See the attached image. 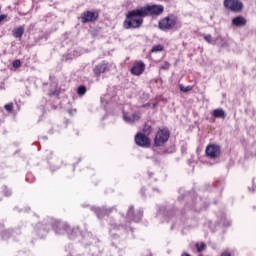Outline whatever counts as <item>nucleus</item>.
Returning <instances> with one entry per match:
<instances>
[{"instance_id": "obj_11", "label": "nucleus", "mask_w": 256, "mask_h": 256, "mask_svg": "<svg viewBox=\"0 0 256 256\" xmlns=\"http://www.w3.org/2000/svg\"><path fill=\"white\" fill-rule=\"evenodd\" d=\"M107 71H109V64L105 62L98 64L94 68L95 75H101V73H107Z\"/></svg>"}, {"instance_id": "obj_9", "label": "nucleus", "mask_w": 256, "mask_h": 256, "mask_svg": "<svg viewBox=\"0 0 256 256\" xmlns=\"http://www.w3.org/2000/svg\"><path fill=\"white\" fill-rule=\"evenodd\" d=\"M130 72L132 73V75H136L137 77H139V75H143V73L145 72V63H143L142 61L135 62Z\"/></svg>"}, {"instance_id": "obj_10", "label": "nucleus", "mask_w": 256, "mask_h": 256, "mask_svg": "<svg viewBox=\"0 0 256 256\" xmlns=\"http://www.w3.org/2000/svg\"><path fill=\"white\" fill-rule=\"evenodd\" d=\"M232 25L234 27H245L247 25V19L243 16H236L232 19Z\"/></svg>"}, {"instance_id": "obj_21", "label": "nucleus", "mask_w": 256, "mask_h": 256, "mask_svg": "<svg viewBox=\"0 0 256 256\" xmlns=\"http://www.w3.org/2000/svg\"><path fill=\"white\" fill-rule=\"evenodd\" d=\"M4 107L6 111H13V103L6 104Z\"/></svg>"}, {"instance_id": "obj_2", "label": "nucleus", "mask_w": 256, "mask_h": 256, "mask_svg": "<svg viewBox=\"0 0 256 256\" xmlns=\"http://www.w3.org/2000/svg\"><path fill=\"white\" fill-rule=\"evenodd\" d=\"M177 25V17L175 15H169L162 20L159 21L158 27L161 31H171V29H175Z\"/></svg>"}, {"instance_id": "obj_23", "label": "nucleus", "mask_w": 256, "mask_h": 256, "mask_svg": "<svg viewBox=\"0 0 256 256\" xmlns=\"http://www.w3.org/2000/svg\"><path fill=\"white\" fill-rule=\"evenodd\" d=\"M103 213H105V210L104 209H98L96 211V215H98L99 218H101V215H103Z\"/></svg>"}, {"instance_id": "obj_19", "label": "nucleus", "mask_w": 256, "mask_h": 256, "mask_svg": "<svg viewBox=\"0 0 256 256\" xmlns=\"http://www.w3.org/2000/svg\"><path fill=\"white\" fill-rule=\"evenodd\" d=\"M196 247H197L198 253H201V251H203V249H205V244L204 243H202L201 245L196 244Z\"/></svg>"}, {"instance_id": "obj_15", "label": "nucleus", "mask_w": 256, "mask_h": 256, "mask_svg": "<svg viewBox=\"0 0 256 256\" xmlns=\"http://www.w3.org/2000/svg\"><path fill=\"white\" fill-rule=\"evenodd\" d=\"M203 37L207 43H209L210 45H215V40L213 36H211L210 34H204Z\"/></svg>"}, {"instance_id": "obj_20", "label": "nucleus", "mask_w": 256, "mask_h": 256, "mask_svg": "<svg viewBox=\"0 0 256 256\" xmlns=\"http://www.w3.org/2000/svg\"><path fill=\"white\" fill-rule=\"evenodd\" d=\"M13 67H15L16 69L21 67V60H15L13 63H12Z\"/></svg>"}, {"instance_id": "obj_12", "label": "nucleus", "mask_w": 256, "mask_h": 256, "mask_svg": "<svg viewBox=\"0 0 256 256\" xmlns=\"http://www.w3.org/2000/svg\"><path fill=\"white\" fill-rule=\"evenodd\" d=\"M139 119H141V114L139 112L134 113L132 117L127 116V114H123V120L126 123H135V121H139Z\"/></svg>"}, {"instance_id": "obj_18", "label": "nucleus", "mask_w": 256, "mask_h": 256, "mask_svg": "<svg viewBox=\"0 0 256 256\" xmlns=\"http://www.w3.org/2000/svg\"><path fill=\"white\" fill-rule=\"evenodd\" d=\"M77 93L78 95H85V93H87V88H85V86H79Z\"/></svg>"}, {"instance_id": "obj_22", "label": "nucleus", "mask_w": 256, "mask_h": 256, "mask_svg": "<svg viewBox=\"0 0 256 256\" xmlns=\"http://www.w3.org/2000/svg\"><path fill=\"white\" fill-rule=\"evenodd\" d=\"M144 133H145V135H149V133H151V126H145L144 127Z\"/></svg>"}, {"instance_id": "obj_1", "label": "nucleus", "mask_w": 256, "mask_h": 256, "mask_svg": "<svg viewBox=\"0 0 256 256\" xmlns=\"http://www.w3.org/2000/svg\"><path fill=\"white\" fill-rule=\"evenodd\" d=\"M141 14V8L132 10L127 14V20L124 21V29H139L143 25V18Z\"/></svg>"}, {"instance_id": "obj_4", "label": "nucleus", "mask_w": 256, "mask_h": 256, "mask_svg": "<svg viewBox=\"0 0 256 256\" xmlns=\"http://www.w3.org/2000/svg\"><path fill=\"white\" fill-rule=\"evenodd\" d=\"M205 154L208 159H211L212 161H215L221 157V146L218 144H208L205 149Z\"/></svg>"}, {"instance_id": "obj_7", "label": "nucleus", "mask_w": 256, "mask_h": 256, "mask_svg": "<svg viewBox=\"0 0 256 256\" xmlns=\"http://www.w3.org/2000/svg\"><path fill=\"white\" fill-rule=\"evenodd\" d=\"M135 143L139 147H149L151 145V140L147 137V134L138 133L135 135Z\"/></svg>"}, {"instance_id": "obj_17", "label": "nucleus", "mask_w": 256, "mask_h": 256, "mask_svg": "<svg viewBox=\"0 0 256 256\" xmlns=\"http://www.w3.org/2000/svg\"><path fill=\"white\" fill-rule=\"evenodd\" d=\"M163 50V45L159 44L154 47H152L151 52L152 53H159Z\"/></svg>"}, {"instance_id": "obj_14", "label": "nucleus", "mask_w": 256, "mask_h": 256, "mask_svg": "<svg viewBox=\"0 0 256 256\" xmlns=\"http://www.w3.org/2000/svg\"><path fill=\"white\" fill-rule=\"evenodd\" d=\"M212 115L216 118L225 117V111H223V109H216L213 111Z\"/></svg>"}, {"instance_id": "obj_3", "label": "nucleus", "mask_w": 256, "mask_h": 256, "mask_svg": "<svg viewBox=\"0 0 256 256\" xmlns=\"http://www.w3.org/2000/svg\"><path fill=\"white\" fill-rule=\"evenodd\" d=\"M163 11H165V8L163 7V5H157V4L148 5L140 8V13L144 15V17L161 15Z\"/></svg>"}, {"instance_id": "obj_27", "label": "nucleus", "mask_w": 256, "mask_h": 256, "mask_svg": "<svg viewBox=\"0 0 256 256\" xmlns=\"http://www.w3.org/2000/svg\"><path fill=\"white\" fill-rule=\"evenodd\" d=\"M225 256H231V253L228 252V251H226V252H225Z\"/></svg>"}, {"instance_id": "obj_13", "label": "nucleus", "mask_w": 256, "mask_h": 256, "mask_svg": "<svg viewBox=\"0 0 256 256\" xmlns=\"http://www.w3.org/2000/svg\"><path fill=\"white\" fill-rule=\"evenodd\" d=\"M23 33H25V27H23V26H19L12 30V35L16 39H21L23 37Z\"/></svg>"}, {"instance_id": "obj_6", "label": "nucleus", "mask_w": 256, "mask_h": 256, "mask_svg": "<svg viewBox=\"0 0 256 256\" xmlns=\"http://www.w3.org/2000/svg\"><path fill=\"white\" fill-rule=\"evenodd\" d=\"M225 8L232 11V13H241L243 2L241 0H225Z\"/></svg>"}, {"instance_id": "obj_5", "label": "nucleus", "mask_w": 256, "mask_h": 256, "mask_svg": "<svg viewBox=\"0 0 256 256\" xmlns=\"http://www.w3.org/2000/svg\"><path fill=\"white\" fill-rule=\"evenodd\" d=\"M169 141V131L168 130H159L154 138V146L162 147Z\"/></svg>"}, {"instance_id": "obj_16", "label": "nucleus", "mask_w": 256, "mask_h": 256, "mask_svg": "<svg viewBox=\"0 0 256 256\" xmlns=\"http://www.w3.org/2000/svg\"><path fill=\"white\" fill-rule=\"evenodd\" d=\"M179 89L182 93H189L193 89V86H185L183 84H179Z\"/></svg>"}, {"instance_id": "obj_8", "label": "nucleus", "mask_w": 256, "mask_h": 256, "mask_svg": "<svg viewBox=\"0 0 256 256\" xmlns=\"http://www.w3.org/2000/svg\"><path fill=\"white\" fill-rule=\"evenodd\" d=\"M97 17H99V14L97 12L86 11L82 13L81 21L83 23H93V21H96Z\"/></svg>"}, {"instance_id": "obj_26", "label": "nucleus", "mask_w": 256, "mask_h": 256, "mask_svg": "<svg viewBox=\"0 0 256 256\" xmlns=\"http://www.w3.org/2000/svg\"><path fill=\"white\" fill-rule=\"evenodd\" d=\"M226 227H229V225H231V221H226Z\"/></svg>"}, {"instance_id": "obj_24", "label": "nucleus", "mask_w": 256, "mask_h": 256, "mask_svg": "<svg viewBox=\"0 0 256 256\" xmlns=\"http://www.w3.org/2000/svg\"><path fill=\"white\" fill-rule=\"evenodd\" d=\"M128 217H133V206L128 209Z\"/></svg>"}, {"instance_id": "obj_25", "label": "nucleus", "mask_w": 256, "mask_h": 256, "mask_svg": "<svg viewBox=\"0 0 256 256\" xmlns=\"http://www.w3.org/2000/svg\"><path fill=\"white\" fill-rule=\"evenodd\" d=\"M5 19H7V15L6 14H1L0 15V23L5 21Z\"/></svg>"}]
</instances>
